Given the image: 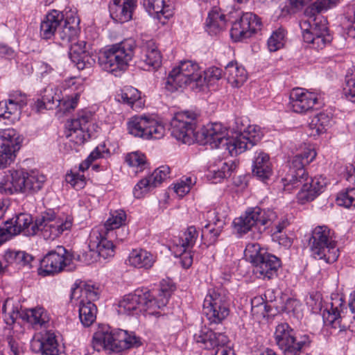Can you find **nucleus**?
Returning a JSON list of instances; mask_svg holds the SVG:
<instances>
[{"mask_svg":"<svg viewBox=\"0 0 355 355\" xmlns=\"http://www.w3.org/2000/svg\"><path fill=\"white\" fill-rule=\"evenodd\" d=\"M71 226L70 217H67L64 220L56 218L55 211L51 209L38 216L34 224L31 215L21 213L0 227V245L21 232L26 236H33L41 231L45 239L54 240L64 231L70 230Z\"/></svg>","mask_w":355,"mask_h":355,"instance_id":"nucleus-1","label":"nucleus"},{"mask_svg":"<svg viewBox=\"0 0 355 355\" xmlns=\"http://www.w3.org/2000/svg\"><path fill=\"white\" fill-rule=\"evenodd\" d=\"M316 152L313 149H306L296 155L290 162L289 171L282 182L284 190L289 191L292 188L302 185L298 200H314L324 190L327 185L326 178L322 176L315 177L310 183L306 182L309 175L304 166L311 163L315 157Z\"/></svg>","mask_w":355,"mask_h":355,"instance_id":"nucleus-2","label":"nucleus"},{"mask_svg":"<svg viewBox=\"0 0 355 355\" xmlns=\"http://www.w3.org/2000/svg\"><path fill=\"white\" fill-rule=\"evenodd\" d=\"M173 291V286L162 282L156 298L146 288L137 289L133 293L125 295L119 302L118 312L120 314L137 315L147 313L157 315L159 309L164 307Z\"/></svg>","mask_w":355,"mask_h":355,"instance_id":"nucleus-3","label":"nucleus"},{"mask_svg":"<svg viewBox=\"0 0 355 355\" xmlns=\"http://www.w3.org/2000/svg\"><path fill=\"white\" fill-rule=\"evenodd\" d=\"M141 340L134 332L123 329H111L102 327L94 334L92 345L94 350L120 352L141 345Z\"/></svg>","mask_w":355,"mask_h":355,"instance_id":"nucleus-4","label":"nucleus"},{"mask_svg":"<svg viewBox=\"0 0 355 355\" xmlns=\"http://www.w3.org/2000/svg\"><path fill=\"white\" fill-rule=\"evenodd\" d=\"M135 47V42L131 38L110 46L100 53V67L115 76H120L132 60Z\"/></svg>","mask_w":355,"mask_h":355,"instance_id":"nucleus-5","label":"nucleus"},{"mask_svg":"<svg viewBox=\"0 0 355 355\" xmlns=\"http://www.w3.org/2000/svg\"><path fill=\"white\" fill-rule=\"evenodd\" d=\"M45 177L38 171L26 172L24 170L8 171V173H0V192L13 193L21 192L33 193L40 191Z\"/></svg>","mask_w":355,"mask_h":355,"instance_id":"nucleus-6","label":"nucleus"},{"mask_svg":"<svg viewBox=\"0 0 355 355\" xmlns=\"http://www.w3.org/2000/svg\"><path fill=\"white\" fill-rule=\"evenodd\" d=\"M205 84L202 71L198 64L191 60H182L168 74L166 87L173 92L178 88L190 85L192 89H200Z\"/></svg>","mask_w":355,"mask_h":355,"instance_id":"nucleus-7","label":"nucleus"},{"mask_svg":"<svg viewBox=\"0 0 355 355\" xmlns=\"http://www.w3.org/2000/svg\"><path fill=\"white\" fill-rule=\"evenodd\" d=\"M309 246L312 256L317 259H322L331 263L339 256V250L334 232L326 225H319L312 232L309 239Z\"/></svg>","mask_w":355,"mask_h":355,"instance_id":"nucleus-8","label":"nucleus"},{"mask_svg":"<svg viewBox=\"0 0 355 355\" xmlns=\"http://www.w3.org/2000/svg\"><path fill=\"white\" fill-rule=\"evenodd\" d=\"M128 133L144 139H159L165 135V128L154 119L134 116L127 123Z\"/></svg>","mask_w":355,"mask_h":355,"instance_id":"nucleus-9","label":"nucleus"},{"mask_svg":"<svg viewBox=\"0 0 355 355\" xmlns=\"http://www.w3.org/2000/svg\"><path fill=\"white\" fill-rule=\"evenodd\" d=\"M73 255L64 247L58 246L49 252L41 261L40 274L46 276L57 274L64 270L71 271L75 269Z\"/></svg>","mask_w":355,"mask_h":355,"instance_id":"nucleus-10","label":"nucleus"},{"mask_svg":"<svg viewBox=\"0 0 355 355\" xmlns=\"http://www.w3.org/2000/svg\"><path fill=\"white\" fill-rule=\"evenodd\" d=\"M203 313L211 323L221 322L230 313L227 297L219 289H209L202 305Z\"/></svg>","mask_w":355,"mask_h":355,"instance_id":"nucleus-11","label":"nucleus"},{"mask_svg":"<svg viewBox=\"0 0 355 355\" xmlns=\"http://www.w3.org/2000/svg\"><path fill=\"white\" fill-rule=\"evenodd\" d=\"M275 341L284 355H300L302 349L309 344L306 335L295 336L288 324L282 323L276 327Z\"/></svg>","mask_w":355,"mask_h":355,"instance_id":"nucleus-12","label":"nucleus"},{"mask_svg":"<svg viewBox=\"0 0 355 355\" xmlns=\"http://www.w3.org/2000/svg\"><path fill=\"white\" fill-rule=\"evenodd\" d=\"M92 117L91 112L82 111L78 114L77 117L67 122L65 135L69 142L80 146L91 137L90 126Z\"/></svg>","mask_w":355,"mask_h":355,"instance_id":"nucleus-13","label":"nucleus"},{"mask_svg":"<svg viewBox=\"0 0 355 355\" xmlns=\"http://www.w3.org/2000/svg\"><path fill=\"white\" fill-rule=\"evenodd\" d=\"M193 339L202 348L211 349L217 347L214 355H234V351L225 346L227 337L222 333H215L207 327H202L193 335Z\"/></svg>","mask_w":355,"mask_h":355,"instance_id":"nucleus-14","label":"nucleus"},{"mask_svg":"<svg viewBox=\"0 0 355 355\" xmlns=\"http://www.w3.org/2000/svg\"><path fill=\"white\" fill-rule=\"evenodd\" d=\"M94 300L97 297L96 291H92L89 288H85L76 286L72 288L71 293V300L77 301L80 298L78 302L79 318L85 327H89L96 320L97 309L96 305L89 300Z\"/></svg>","mask_w":355,"mask_h":355,"instance_id":"nucleus-15","label":"nucleus"},{"mask_svg":"<svg viewBox=\"0 0 355 355\" xmlns=\"http://www.w3.org/2000/svg\"><path fill=\"white\" fill-rule=\"evenodd\" d=\"M227 129L220 123L208 124L202 128L200 132H197V137L199 138L204 145H209L211 148L224 147L229 153L234 156L232 152V137H227Z\"/></svg>","mask_w":355,"mask_h":355,"instance_id":"nucleus-16","label":"nucleus"},{"mask_svg":"<svg viewBox=\"0 0 355 355\" xmlns=\"http://www.w3.org/2000/svg\"><path fill=\"white\" fill-rule=\"evenodd\" d=\"M346 309L345 301L341 297L336 295L332 297L322 313L324 324L327 326L331 327L335 330L338 329L339 333L345 331L347 329L355 327V324H347L345 322L344 311ZM352 331L353 329H351V331Z\"/></svg>","mask_w":355,"mask_h":355,"instance_id":"nucleus-17","label":"nucleus"},{"mask_svg":"<svg viewBox=\"0 0 355 355\" xmlns=\"http://www.w3.org/2000/svg\"><path fill=\"white\" fill-rule=\"evenodd\" d=\"M196 114L193 112L178 113L171 121V135L183 144L193 141L196 128Z\"/></svg>","mask_w":355,"mask_h":355,"instance_id":"nucleus-18","label":"nucleus"},{"mask_svg":"<svg viewBox=\"0 0 355 355\" xmlns=\"http://www.w3.org/2000/svg\"><path fill=\"white\" fill-rule=\"evenodd\" d=\"M0 169L10 164L15 158V153L20 148L22 138L14 129L0 130Z\"/></svg>","mask_w":355,"mask_h":355,"instance_id":"nucleus-19","label":"nucleus"},{"mask_svg":"<svg viewBox=\"0 0 355 355\" xmlns=\"http://www.w3.org/2000/svg\"><path fill=\"white\" fill-rule=\"evenodd\" d=\"M300 26L304 41L311 44L313 49H322L331 41V36L328 33L324 21L315 23L314 26H312L310 21H301Z\"/></svg>","mask_w":355,"mask_h":355,"instance_id":"nucleus-20","label":"nucleus"},{"mask_svg":"<svg viewBox=\"0 0 355 355\" xmlns=\"http://www.w3.org/2000/svg\"><path fill=\"white\" fill-rule=\"evenodd\" d=\"M263 132L260 127L256 125H250L239 133L232 137L231 150L234 155L243 153L247 149L251 148L257 144L262 138Z\"/></svg>","mask_w":355,"mask_h":355,"instance_id":"nucleus-21","label":"nucleus"},{"mask_svg":"<svg viewBox=\"0 0 355 355\" xmlns=\"http://www.w3.org/2000/svg\"><path fill=\"white\" fill-rule=\"evenodd\" d=\"M261 21L257 15L252 12L244 13L235 21L230 30L231 37L236 42L250 37L261 29Z\"/></svg>","mask_w":355,"mask_h":355,"instance_id":"nucleus-22","label":"nucleus"},{"mask_svg":"<svg viewBox=\"0 0 355 355\" xmlns=\"http://www.w3.org/2000/svg\"><path fill=\"white\" fill-rule=\"evenodd\" d=\"M318 101L316 94L302 88H295L290 94L288 106L294 112L304 114L312 110Z\"/></svg>","mask_w":355,"mask_h":355,"instance_id":"nucleus-23","label":"nucleus"},{"mask_svg":"<svg viewBox=\"0 0 355 355\" xmlns=\"http://www.w3.org/2000/svg\"><path fill=\"white\" fill-rule=\"evenodd\" d=\"M199 236V232L195 226H189L179 239L176 244L175 252L176 256L181 257L182 265L184 268H189L193 261L191 249L195 245Z\"/></svg>","mask_w":355,"mask_h":355,"instance_id":"nucleus-24","label":"nucleus"},{"mask_svg":"<svg viewBox=\"0 0 355 355\" xmlns=\"http://www.w3.org/2000/svg\"><path fill=\"white\" fill-rule=\"evenodd\" d=\"M138 63L144 70L158 69L162 64V55L153 40L143 42L140 48Z\"/></svg>","mask_w":355,"mask_h":355,"instance_id":"nucleus-25","label":"nucleus"},{"mask_svg":"<svg viewBox=\"0 0 355 355\" xmlns=\"http://www.w3.org/2000/svg\"><path fill=\"white\" fill-rule=\"evenodd\" d=\"M170 168L168 166H162L155 169L148 177L141 180L135 187L133 194L135 198L144 197V194L151 189L158 187L162 182L169 177Z\"/></svg>","mask_w":355,"mask_h":355,"instance_id":"nucleus-26","label":"nucleus"},{"mask_svg":"<svg viewBox=\"0 0 355 355\" xmlns=\"http://www.w3.org/2000/svg\"><path fill=\"white\" fill-rule=\"evenodd\" d=\"M281 266L279 258L271 254L265 253L257 258L253 263V273L261 279H270L277 275V270Z\"/></svg>","mask_w":355,"mask_h":355,"instance_id":"nucleus-27","label":"nucleus"},{"mask_svg":"<svg viewBox=\"0 0 355 355\" xmlns=\"http://www.w3.org/2000/svg\"><path fill=\"white\" fill-rule=\"evenodd\" d=\"M69 58L79 70L91 68L95 63L96 55L89 52L87 42L78 41L71 45Z\"/></svg>","mask_w":355,"mask_h":355,"instance_id":"nucleus-28","label":"nucleus"},{"mask_svg":"<svg viewBox=\"0 0 355 355\" xmlns=\"http://www.w3.org/2000/svg\"><path fill=\"white\" fill-rule=\"evenodd\" d=\"M126 214L123 210H116L110 214V216L105 221L103 227L98 229L100 232L105 233L107 236H113L119 241H123L128 235V230L125 227Z\"/></svg>","mask_w":355,"mask_h":355,"instance_id":"nucleus-29","label":"nucleus"},{"mask_svg":"<svg viewBox=\"0 0 355 355\" xmlns=\"http://www.w3.org/2000/svg\"><path fill=\"white\" fill-rule=\"evenodd\" d=\"M113 239L115 237L107 236L98 229H94L89 235V248H96L99 257L104 259L113 257L115 254Z\"/></svg>","mask_w":355,"mask_h":355,"instance_id":"nucleus-30","label":"nucleus"},{"mask_svg":"<svg viewBox=\"0 0 355 355\" xmlns=\"http://www.w3.org/2000/svg\"><path fill=\"white\" fill-rule=\"evenodd\" d=\"M26 104L25 95L21 93L11 95L8 101L0 102V118L10 119L11 121L18 120L21 110Z\"/></svg>","mask_w":355,"mask_h":355,"instance_id":"nucleus-31","label":"nucleus"},{"mask_svg":"<svg viewBox=\"0 0 355 355\" xmlns=\"http://www.w3.org/2000/svg\"><path fill=\"white\" fill-rule=\"evenodd\" d=\"M64 23L62 12L53 10L49 12L40 24V36L42 39L55 38L60 26Z\"/></svg>","mask_w":355,"mask_h":355,"instance_id":"nucleus-32","label":"nucleus"},{"mask_svg":"<svg viewBox=\"0 0 355 355\" xmlns=\"http://www.w3.org/2000/svg\"><path fill=\"white\" fill-rule=\"evenodd\" d=\"M135 7V0H111L109 10L111 17L114 21L124 23L132 19Z\"/></svg>","mask_w":355,"mask_h":355,"instance_id":"nucleus-33","label":"nucleus"},{"mask_svg":"<svg viewBox=\"0 0 355 355\" xmlns=\"http://www.w3.org/2000/svg\"><path fill=\"white\" fill-rule=\"evenodd\" d=\"M261 209L258 207L248 208L241 216L236 218L234 221V227L237 233L245 234L255 225L259 219Z\"/></svg>","mask_w":355,"mask_h":355,"instance_id":"nucleus-34","label":"nucleus"},{"mask_svg":"<svg viewBox=\"0 0 355 355\" xmlns=\"http://www.w3.org/2000/svg\"><path fill=\"white\" fill-rule=\"evenodd\" d=\"M227 28L226 15L216 7L209 12L205 21V31L210 35H216Z\"/></svg>","mask_w":355,"mask_h":355,"instance_id":"nucleus-35","label":"nucleus"},{"mask_svg":"<svg viewBox=\"0 0 355 355\" xmlns=\"http://www.w3.org/2000/svg\"><path fill=\"white\" fill-rule=\"evenodd\" d=\"M252 173L259 180L266 182L272 174L269 155L263 152L256 153L252 164Z\"/></svg>","mask_w":355,"mask_h":355,"instance_id":"nucleus-36","label":"nucleus"},{"mask_svg":"<svg viewBox=\"0 0 355 355\" xmlns=\"http://www.w3.org/2000/svg\"><path fill=\"white\" fill-rule=\"evenodd\" d=\"M129 265L144 269L151 268L156 261V256L143 249L133 250L129 254L128 259Z\"/></svg>","mask_w":355,"mask_h":355,"instance_id":"nucleus-37","label":"nucleus"},{"mask_svg":"<svg viewBox=\"0 0 355 355\" xmlns=\"http://www.w3.org/2000/svg\"><path fill=\"white\" fill-rule=\"evenodd\" d=\"M339 0H317L313 3L306 8L304 10V15L309 17L307 21L311 22V25L314 26L315 23L320 24V21H324V20L320 19V17L318 15L328 9L335 6Z\"/></svg>","mask_w":355,"mask_h":355,"instance_id":"nucleus-38","label":"nucleus"},{"mask_svg":"<svg viewBox=\"0 0 355 355\" xmlns=\"http://www.w3.org/2000/svg\"><path fill=\"white\" fill-rule=\"evenodd\" d=\"M31 348L35 352L42 355H55L59 352L58 343L53 334H46L41 340L34 339L31 341Z\"/></svg>","mask_w":355,"mask_h":355,"instance_id":"nucleus-39","label":"nucleus"},{"mask_svg":"<svg viewBox=\"0 0 355 355\" xmlns=\"http://www.w3.org/2000/svg\"><path fill=\"white\" fill-rule=\"evenodd\" d=\"M223 76L234 87H241L247 79V73L244 67L233 62H230L225 67Z\"/></svg>","mask_w":355,"mask_h":355,"instance_id":"nucleus-40","label":"nucleus"},{"mask_svg":"<svg viewBox=\"0 0 355 355\" xmlns=\"http://www.w3.org/2000/svg\"><path fill=\"white\" fill-rule=\"evenodd\" d=\"M61 105L60 91L58 88L48 87L42 94V98L37 101V107L38 110L42 108L53 110Z\"/></svg>","mask_w":355,"mask_h":355,"instance_id":"nucleus-41","label":"nucleus"},{"mask_svg":"<svg viewBox=\"0 0 355 355\" xmlns=\"http://www.w3.org/2000/svg\"><path fill=\"white\" fill-rule=\"evenodd\" d=\"M117 101L135 110L141 108L144 105V101L141 98L140 92L132 87H124L121 93L117 95Z\"/></svg>","mask_w":355,"mask_h":355,"instance_id":"nucleus-42","label":"nucleus"},{"mask_svg":"<svg viewBox=\"0 0 355 355\" xmlns=\"http://www.w3.org/2000/svg\"><path fill=\"white\" fill-rule=\"evenodd\" d=\"M22 318L35 328L42 327L49 321V314L43 307L28 309L23 313Z\"/></svg>","mask_w":355,"mask_h":355,"instance_id":"nucleus-43","label":"nucleus"},{"mask_svg":"<svg viewBox=\"0 0 355 355\" xmlns=\"http://www.w3.org/2000/svg\"><path fill=\"white\" fill-rule=\"evenodd\" d=\"M331 125V119L329 114L320 112L315 115L309 124L310 135L318 136L325 132Z\"/></svg>","mask_w":355,"mask_h":355,"instance_id":"nucleus-44","label":"nucleus"},{"mask_svg":"<svg viewBox=\"0 0 355 355\" xmlns=\"http://www.w3.org/2000/svg\"><path fill=\"white\" fill-rule=\"evenodd\" d=\"M4 259L10 265L16 266H28L31 267V263L33 257L24 251H15L8 250L4 254Z\"/></svg>","mask_w":355,"mask_h":355,"instance_id":"nucleus-45","label":"nucleus"},{"mask_svg":"<svg viewBox=\"0 0 355 355\" xmlns=\"http://www.w3.org/2000/svg\"><path fill=\"white\" fill-rule=\"evenodd\" d=\"M143 6L152 17L159 18L162 15L168 18L171 15L169 6L166 5L165 0H143Z\"/></svg>","mask_w":355,"mask_h":355,"instance_id":"nucleus-46","label":"nucleus"},{"mask_svg":"<svg viewBox=\"0 0 355 355\" xmlns=\"http://www.w3.org/2000/svg\"><path fill=\"white\" fill-rule=\"evenodd\" d=\"M196 183V177H183L180 180L168 187V193H175L178 197L183 198L190 191L191 187Z\"/></svg>","mask_w":355,"mask_h":355,"instance_id":"nucleus-47","label":"nucleus"},{"mask_svg":"<svg viewBox=\"0 0 355 355\" xmlns=\"http://www.w3.org/2000/svg\"><path fill=\"white\" fill-rule=\"evenodd\" d=\"M78 34V28L76 26L71 25L70 23L64 20V23L60 26L55 39H60L63 42H70L74 39Z\"/></svg>","mask_w":355,"mask_h":355,"instance_id":"nucleus-48","label":"nucleus"},{"mask_svg":"<svg viewBox=\"0 0 355 355\" xmlns=\"http://www.w3.org/2000/svg\"><path fill=\"white\" fill-rule=\"evenodd\" d=\"M2 313L4 314V320L8 325L14 324L19 315L18 307L14 306L13 300L10 298L4 301Z\"/></svg>","mask_w":355,"mask_h":355,"instance_id":"nucleus-49","label":"nucleus"},{"mask_svg":"<svg viewBox=\"0 0 355 355\" xmlns=\"http://www.w3.org/2000/svg\"><path fill=\"white\" fill-rule=\"evenodd\" d=\"M285 31L283 28H279L274 31L268 40V47L270 51L274 52L284 46Z\"/></svg>","mask_w":355,"mask_h":355,"instance_id":"nucleus-50","label":"nucleus"},{"mask_svg":"<svg viewBox=\"0 0 355 355\" xmlns=\"http://www.w3.org/2000/svg\"><path fill=\"white\" fill-rule=\"evenodd\" d=\"M235 168L236 164L234 162H231L230 164L223 162L219 169L211 171V173H212L211 178L214 180V182L217 183L221 180L230 177Z\"/></svg>","mask_w":355,"mask_h":355,"instance_id":"nucleus-51","label":"nucleus"},{"mask_svg":"<svg viewBox=\"0 0 355 355\" xmlns=\"http://www.w3.org/2000/svg\"><path fill=\"white\" fill-rule=\"evenodd\" d=\"M345 83L344 94L349 101L355 103V67L352 72L346 75Z\"/></svg>","mask_w":355,"mask_h":355,"instance_id":"nucleus-52","label":"nucleus"},{"mask_svg":"<svg viewBox=\"0 0 355 355\" xmlns=\"http://www.w3.org/2000/svg\"><path fill=\"white\" fill-rule=\"evenodd\" d=\"M125 162L129 166L140 168V171H141L146 164V157L145 155L141 153L134 152L126 156Z\"/></svg>","mask_w":355,"mask_h":355,"instance_id":"nucleus-53","label":"nucleus"},{"mask_svg":"<svg viewBox=\"0 0 355 355\" xmlns=\"http://www.w3.org/2000/svg\"><path fill=\"white\" fill-rule=\"evenodd\" d=\"M266 252H262L259 244L257 243H248L245 249V254L254 263L258 257H261Z\"/></svg>","mask_w":355,"mask_h":355,"instance_id":"nucleus-54","label":"nucleus"},{"mask_svg":"<svg viewBox=\"0 0 355 355\" xmlns=\"http://www.w3.org/2000/svg\"><path fill=\"white\" fill-rule=\"evenodd\" d=\"M103 147L97 146L87 157V158L80 164L79 170L81 171H85L87 170L90 164L96 159H98L103 157V153L104 151L102 150Z\"/></svg>","mask_w":355,"mask_h":355,"instance_id":"nucleus-55","label":"nucleus"},{"mask_svg":"<svg viewBox=\"0 0 355 355\" xmlns=\"http://www.w3.org/2000/svg\"><path fill=\"white\" fill-rule=\"evenodd\" d=\"M211 227V225L209 223L205 225L203 229L202 230V238L204 236L209 237V243H214L216 242L217 238L220 234L222 232V227L218 226L217 227Z\"/></svg>","mask_w":355,"mask_h":355,"instance_id":"nucleus-56","label":"nucleus"},{"mask_svg":"<svg viewBox=\"0 0 355 355\" xmlns=\"http://www.w3.org/2000/svg\"><path fill=\"white\" fill-rule=\"evenodd\" d=\"M306 304L311 308L313 312L320 311L322 309V299L321 294L319 293H314L310 294L309 297L306 299Z\"/></svg>","mask_w":355,"mask_h":355,"instance_id":"nucleus-57","label":"nucleus"},{"mask_svg":"<svg viewBox=\"0 0 355 355\" xmlns=\"http://www.w3.org/2000/svg\"><path fill=\"white\" fill-rule=\"evenodd\" d=\"M79 96V93H76L74 96H71V98L68 97L67 99H61V105L58 107H60V110L64 112H70L76 107Z\"/></svg>","mask_w":355,"mask_h":355,"instance_id":"nucleus-58","label":"nucleus"},{"mask_svg":"<svg viewBox=\"0 0 355 355\" xmlns=\"http://www.w3.org/2000/svg\"><path fill=\"white\" fill-rule=\"evenodd\" d=\"M66 181L76 189L83 188L85 184L84 175L74 173H67Z\"/></svg>","mask_w":355,"mask_h":355,"instance_id":"nucleus-59","label":"nucleus"},{"mask_svg":"<svg viewBox=\"0 0 355 355\" xmlns=\"http://www.w3.org/2000/svg\"><path fill=\"white\" fill-rule=\"evenodd\" d=\"M202 73L205 74V77L202 76V78L205 79V83L219 80L223 75L222 69L216 67H210L207 71H202Z\"/></svg>","mask_w":355,"mask_h":355,"instance_id":"nucleus-60","label":"nucleus"},{"mask_svg":"<svg viewBox=\"0 0 355 355\" xmlns=\"http://www.w3.org/2000/svg\"><path fill=\"white\" fill-rule=\"evenodd\" d=\"M355 23V5L347 6L341 18L342 26Z\"/></svg>","mask_w":355,"mask_h":355,"instance_id":"nucleus-61","label":"nucleus"},{"mask_svg":"<svg viewBox=\"0 0 355 355\" xmlns=\"http://www.w3.org/2000/svg\"><path fill=\"white\" fill-rule=\"evenodd\" d=\"M277 214L272 209H268L263 213L261 211L258 220L263 225H269L277 219Z\"/></svg>","mask_w":355,"mask_h":355,"instance_id":"nucleus-62","label":"nucleus"},{"mask_svg":"<svg viewBox=\"0 0 355 355\" xmlns=\"http://www.w3.org/2000/svg\"><path fill=\"white\" fill-rule=\"evenodd\" d=\"M272 239L285 248H289L292 245L291 239L284 234L273 233Z\"/></svg>","mask_w":355,"mask_h":355,"instance_id":"nucleus-63","label":"nucleus"},{"mask_svg":"<svg viewBox=\"0 0 355 355\" xmlns=\"http://www.w3.org/2000/svg\"><path fill=\"white\" fill-rule=\"evenodd\" d=\"M336 200H355V188H349L340 191Z\"/></svg>","mask_w":355,"mask_h":355,"instance_id":"nucleus-64","label":"nucleus"}]
</instances>
